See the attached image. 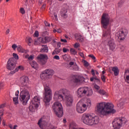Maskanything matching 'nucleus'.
Here are the masks:
<instances>
[{"instance_id": "obj_1", "label": "nucleus", "mask_w": 129, "mask_h": 129, "mask_svg": "<svg viewBox=\"0 0 129 129\" xmlns=\"http://www.w3.org/2000/svg\"><path fill=\"white\" fill-rule=\"evenodd\" d=\"M53 99L55 101H64L67 106L70 107L73 103V96L70 94V91L67 89H60L56 91L53 95Z\"/></svg>"}, {"instance_id": "obj_2", "label": "nucleus", "mask_w": 129, "mask_h": 129, "mask_svg": "<svg viewBox=\"0 0 129 129\" xmlns=\"http://www.w3.org/2000/svg\"><path fill=\"white\" fill-rule=\"evenodd\" d=\"M21 86L20 87V96L19 99L23 105H26L30 99V92H29V78L24 76L21 79Z\"/></svg>"}, {"instance_id": "obj_3", "label": "nucleus", "mask_w": 129, "mask_h": 129, "mask_svg": "<svg viewBox=\"0 0 129 129\" xmlns=\"http://www.w3.org/2000/svg\"><path fill=\"white\" fill-rule=\"evenodd\" d=\"M96 110L102 114L103 115H106L108 113H114L115 110L113 109V104L110 103L101 102L97 104Z\"/></svg>"}, {"instance_id": "obj_4", "label": "nucleus", "mask_w": 129, "mask_h": 129, "mask_svg": "<svg viewBox=\"0 0 129 129\" xmlns=\"http://www.w3.org/2000/svg\"><path fill=\"white\" fill-rule=\"evenodd\" d=\"M82 120L85 124L92 125L93 124H97L99 121V118L97 116H92L90 114H84L82 116Z\"/></svg>"}, {"instance_id": "obj_5", "label": "nucleus", "mask_w": 129, "mask_h": 129, "mask_svg": "<svg viewBox=\"0 0 129 129\" xmlns=\"http://www.w3.org/2000/svg\"><path fill=\"white\" fill-rule=\"evenodd\" d=\"M91 106V100L90 99H87L84 103V100H81L76 105V110L79 113H83L86 111L87 107Z\"/></svg>"}, {"instance_id": "obj_6", "label": "nucleus", "mask_w": 129, "mask_h": 129, "mask_svg": "<svg viewBox=\"0 0 129 129\" xmlns=\"http://www.w3.org/2000/svg\"><path fill=\"white\" fill-rule=\"evenodd\" d=\"M44 97L43 99V101L45 103V105L46 106H48L49 104H50V101L52 99L53 97V95H52V90L50 89V87H49L48 84H46L44 85Z\"/></svg>"}, {"instance_id": "obj_7", "label": "nucleus", "mask_w": 129, "mask_h": 129, "mask_svg": "<svg viewBox=\"0 0 129 129\" xmlns=\"http://www.w3.org/2000/svg\"><path fill=\"white\" fill-rule=\"evenodd\" d=\"M103 38H105L109 40L108 42V46L109 47L111 51H113L115 49V43H114V41L113 39H111V36L110 35V29H108L107 30L103 32Z\"/></svg>"}, {"instance_id": "obj_8", "label": "nucleus", "mask_w": 129, "mask_h": 129, "mask_svg": "<svg viewBox=\"0 0 129 129\" xmlns=\"http://www.w3.org/2000/svg\"><path fill=\"white\" fill-rule=\"evenodd\" d=\"M93 94V91L91 89L88 88L87 87H83L79 88L77 91V95L78 97H82L85 96L87 94V96H91Z\"/></svg>"}, {"instance_id": "obj_9", "label": "nucleus", "mask_w": 129, "mask_h": 129, "mask_svg": "<svg viewBox=\"0 0 129 129\" xmlns=\"http://www.w3.org/2000/svg\"><path fill=\"white\" fill-rule=\"evenodd\" d=\"M52 109L58 117L63 116V107L62 104L59 102H55L52 105Z\"/></svg>"}, {"instance_id": "obj_10", "label": "nucleus", "mask_w": 129, "mask_h": 129, "mask_svg": "<svg viewBox=\"0 0 129 129\" xmlns=\"http://www.w3.org/2000/svg\"><path fill=\"white\" fill-rule=\"evenodd\" d=\"M39 104L40 97L36 96L33 98V100L30 102V104L29 106L30 111L34 112L36 108H38L39 107Z\"/></svg>"}, {"instance_id": "obj_11", "label": "nucleus", "mask_w": 129, "mask_h": 129, "mask_svg": "<svg viewBox=\"0 0 129 129\" xmlns=\"http://www.w3.org/2000/svg\"><path fill=\"white\" fill-rule=\"evenodd\" d=\"M54 75V71L51 69H46L40 74V78L42 80H49Z\"/></svg>"}, {"instance_id": "obj_12", "label": "nucleus", "mask_w": 129, "mask_h": 129, "mask_svg": "<svg viewBox=\"0 0 129 129\" xmlns=\"http://www.w3.org/2000/svg\"><path fill=\"white\" fill-rule=\"evenodd\" d=\"M109 15L107 13H103L101 19V24L102 28H104L105 30L108 28L109 25Z\"/></svg>"}, {"instance_id": "obj_13", "label": "nucleus", "mask_w": 129, "mask_h": 129, "mask_svg": "<svg viewBox=\"0 0 129 129\" xmlns=\"http://www.w3.org/2000/svg\"><path fill=\"white\" fill-rule=\"evenodd\" d=\"M123 123H125L124 118H115L112 121L113 127L115 129H119Z\"/></svg>"}, {"instance_id": "obj_14", "label": "nucleus", "mask_w": 129, "mask_h": 129, "mask_svg": "<svg viewBox=\"0 0 129 129\" xmlns=\"http://www.w3.org/2000/svg\"><path fill=\"white\" fill-rule=\"evenodd\" d=\"M127 35V30L120 29L115 34V38L118 41H123Z\"/></svg>"}, {"instance_id": "obj_15", "label": "nucleus", "mask_w": 129, "mask_h": 129, "mask_svg": "<svg viewBox=\"0 0 129 129\" xmlns=\"http://www.w3.org/2000/svg\"><path fill=\"white\" fill-rule=\"evenodd\" d=\"M37 124L39 125V127L41 129H55L56 127L55 126L50 125L49 127L44 128L45 126H48L47 125V122H46V119H45V117H41L38 121Z\"/></svg>"}, {"instance_id": "obj_16", "label": "nucleus", "mask_w": 129, "mask_h": 129, "mask_svg": "<svg viewBox=\"0 0 129 129\" xmlns=\"http://www.w3.org/2000/svg\"><path fill=\"white\" fill-rule=\"evenodd\" d=\"M16 64L17 60L14 57L10 58L7 62V68L8 70H14L16 68Z\"/></svg>"}, {"instance_id": "obj_17", "label": "nucleus", "mask_w": 129, "mask_h": 129, "mask_svg": "<svg viewBox=\"0 0 129 129\" xmlns=\"http://www.w3.org/2000/svg\"><path fill=\"white\" fill-rule=\"evenodd\" d=\"M67 68L70 69V70H74V71H79V67L77 65V63L73 61L69 62Z\"/></svg>"}, {"instance_id": "obj_18", "label": "nucleus", "mask_w": 129, "mask_h": 129, "mask_svg": "<svg viewBox=\"0 0 129 129\" xmlns=\"http://www.w3.org/2000/svg\"><path fill=\"white\" fill-rule=\"evenodd\" d=\"M85 80V79L82 76H79L78 78L75 76H73V81L76 84H80Z\"/></svg>"}, {"instance_id": "obj_19", "label": "nucleus", "mask_w": 129, "mask_h": 129, "mask_svg": "<svg viewBox=\"0 0 129 129\" xmlns=\"http://www.w3.org/2000/svg\"><path fill=\"white\" fill-rule=\"evenodd\" d=\"M37 58L41 64L42 65H45V64H46V60H47L48 56L47 55L40 54L37 56Z\"/></svg>"}, {"instance_id": "obj_20", "label": "nucleus", "mask_w": 129, "mask_h": 129, "mask_svg": "<svg viewBox=\"0 0 129 129\" xmlns=\"http://www.w3.org/2000/svg\"><path fill=\"white\" fill-rule=\"evenodd\" d=\"M51 37L46 36L44 38L45 41H44V39H43V38L42 37L39 39L38 41H40V42H41V43H45V42H50L51 41Z\"/></svg>"}, {"instance_id": "obj_21", "label": "nucleus", "mask_w": 129, "mask_h": 129, "mask_svg": "<svg viewBox=\"0 0 129 129\" xmlns=\"http://www.w3.org/2000/svg\"><path fill=\"white\" fill-rule=\"evenodd\" d=\"M75 37L76 39L79 42H83V41H84L83 37H82V35L79 34H76L75 35Z\"/></svg>"}, {"instance_id": "obj_22", "label": "nucleus", "mask_w": 129, "mask_h": 129, "mask_svg": "<svg viewBox=\"0 0 129 129\" xmlns=\"http://www.w3.org/2000/svg\"><path fill=\"white\" fill-rule=\"evenodd\" d=\"M70 129H84L83 128L77 127L76 123L73 122L70 124Z\"/></svg>"}, {"instance_id": "obj_23", "label": "nucleus", "mask_w": 129, "mask_h": 129, "mask_svg": "<svg viewBox=\"0 0 129 129\" xmlns=\"http://www.w3.org/2000/svg\"><path fill=\"white\" fill-rule=\"evenodd\" d=\"M112 71L114 72V74L115 76H117L119 73V70H118V68L117 67H114L112 68Z\"/></svg>"}, {"instance_id": "obj_24", "label": "nucleus", "mask_w": 129, "mask_h": 129, "mask_svg": "<svg viewBox=\"0 0 129 129\" xmlns=\"http://www.w3.org/2000/svg\"><path fill=\"white\" fill-rule=\"evenodd\" d=\"M17 51L20 53H27V51L25 50L21 45L17 46Z\"/></svg>"}, {"instance_id": "obj_25", "label": "nucleus", "mask_w": 129, "mask_h": 129, "mask_svg": "<svg viewBox=\"0 0 129 129\" xmlns=\"http://www.w3.org/2000/svg\"><path fill=\"white\" fill-rule=\"evenodd\" d=\"M42 53H47L48 51V46L47 45H42V48L40 50Z\"/></svg>"}, {"instance_id": "obj_26", "label": "nucleus", "mask_w": 129, "mask_h": 129, "mask_svg": "<svg viewBox=\"0 0 129 129\" xmlns=\"http://www.w3.org/2000/svg\"><path fill=\"white\" fill-rule=\"evenodd\" d=\"M90 81H94V82H96L97 83H100V80L96 76L91 78Z\"/></svg>"}, {"instance_id": "obj_27", "label": "nucleus", "mask_w": 129, "mask_h": 129, "mask_svg": "<svg viewBox=\"0 0 129 129\" xmlns=\"http://www.w3.org/2000/svg\"><path fill=\"white\" fill-rule=\"evenodd\" d=\"M31 66L32 67V68H34V69H38V68L39 67V65L35 61H33L31 63Z\"/></svg>"}, {"instance_id": "obj_28", "label": "nucleus", "mask_w": 129, "mask_h": 129, "mask_svg": "<svg viewBox=\"0 0 129 129\" xmlns=\"http://www.w3.org/2000/svg\"><path fill=\"white\" fill-rule=\"evenodd\" d=\"M19 69L20 70H24V67L22 66H19L18 68H16L13 72H12L11 73L13 74V73H16V72H18L19 71Z\"/></svg>"}, {"instance_id": "obj_29", "label": "nucleus", "mask_w": 129, "mask_h": 129, "mask_svg": "<svg viewBox=\"0 0 129 129\" xmlns=\"http://www.w3.org/2000/svg\"><path fill=\"white\" fill-rule=\"evenodd\" d=\"M62 50V49H59V48H55L54 49V50L53 51V52H52V55H58V54L59 53H60L61 52V51Z\"/></svg>"}, {"instance_id": "obj_30", "label": "nucleus", "mask_w": 129, "mask_h": 129, "mask_svg": "<svg viewBox=\"0 0 129 129\" xmlns=\"http://www.w3.org/2000/svg\"><path fill=\"white\" fill-rule=\"evenodd\" d=\"M97 92L101 95H106V92H105V91L102 89H100L99 91H97Z\"/></svg>"}, {"instance_id": "obj_31", "label": "nucleus", "mask_w": 129, "mask_h": 129, "mask_svg": "<svg viewBox=\"0 0 129 129\" xmlns=\"http://www.w3.org/2000/svg\"><path fill=\"white\" fill-rule=\"evenodd\" d=\"M25 58H26L27 59H28V60H30V61L32 60H34V55H29V54H27L26 55H25Z\"/></svg>"}, {"instance_id": "obj_32", "label": "nucleus", "mask_w": 129, "mask_h": 129, "mask_svg": "<svg viewBox=\"0 0 129 129\" xmlns=\"http://www.w3.org/2000/svg\"><path fill=\"white\" fill-rule=\"evenodd\" d=\"M5 107V104H2L0 105V113H4V108Z\"/></svg>"}, {"instance_id": "obj_33", "label": "nucleus", "mask_w": 129, "mask_h": 129, "mask_svg": "<svg viewBox=\"0 0 129 129\" xmlns=\"http://www.w3.org/2000/svg\"><path fill=\"white\" fill-rule=\"evenodd\" d=\"M123 4H124V0H120L118 3V6L120 7L123 5Z\"/></svg>"}, {"instance_id": "obj_34", "label": "nucleus", "mask_w": 129, "mask_h": 129, "mask_svg": "<svg viewBox=\"0 0 129 129\" xmlns=\"http://www.w3.org/2000/svg\"><path fill=\"white\" fill-rule=\"evenodd\" d=\"M66 13H67V11L64 10V12L61 13V17L63 18H67V14H66Z\"/></svg>"}, {"instance_id": "obj_35", "label": "nucleus", "mask_w": 129, "mask_h": 129, "mask_svg": "<svg viewBox=\"0 0 129 129\" xmlns=\"http://www.w3.org/2000/svg\"><path fill=\"white\" fill-rule=\"evenodd\" d=\"M70 51L71 54H72L73 55H76V54H77V51H76L74 48H71Z\"/></svg>"}, {"instance_id": "obj_36", "label": "nucleus", "mask_w": 129, "mask_h": 129, "mask_svg": "<svg viewBox=\"0 0 129 129\" xmlns=\"http://www.w3.org/2000/svg\"><path fill=\"white\" fill-rule=\"evenodd\" d=\"M13 55L14 57V59H15V60H19V55H18V54H17V53H14L13 54Z\"/></svg>"}, {"instance_id": "obj_37", "label": "nucleus", "mask_w": 129, "mask_h": 129, "mask_svg": "<svg viewBox=\"0 0 129 129\" xmlns=\"http://www.w3.org/2000/svg\"><path fill=\"white\" fill-rule=\"evenodd\" d=\"M101 79L102 80L103 82H105V80H106V78L104 75H101Z\"/></svg>"}, {"instance_id": "obj_38", "label": "nucleus", "mask_w": 129, "mask_h": 129, "mask_svg": "<svg viewBox=\"0 0 129 129\" xmlns=\"http://www.w3.org/2000/svg\"><path fill=\"white\" fill-rule=\"evenodd\" d=\"M84 65L85 66V67H88V66H89V63H88V62L86 60H84Z\"/></svg>"}, {"instance_id": "obj_39", "label": "nucleus", "mask_w": 129, "mask_h": 129, "mask_svg": "<svg viewBox=\"0 0 129 129\" xmlns=\"http://www.w3.org/2000/svg\"><path fill=\"white\" fill-rule=\"evenodd\" d=\"M94 88H95V89H96L97 92L99 91V89L100 88V87H99V86H98L96 84H95L94 85Z\"/></svg>"}, {"instance_id": "obj_40", "label": "nucleus", "mask_w": 129, "mask_h": 129, "mask_svg": "<svg viewBox=\"0 0 129 129\" xmlns=\"http://www.w3.org/2000/svg\"><path fill=\"white\" fill-rule=\"evenodd\" d=\"M13 101L15 104H18V97L13 98Z\"/></svg>"}, {"instance_id": "obj_41", "label": "nucleus", "mask_w": 129, "mask_h": 129, "mask_svg": "<svg viewBox=\"0 0 129 129\" xmlns=\"http://www.w3.org/2000/svg\"><path fill=\"white\" fill-rule=\"evenodd\" d=\"M62 52H63V53H67V52H69V49L63 47L62 49Z\"/></svg>"}, {"instance_id": "obj_42", "label": "nucleus", "mask_w": 129, "mask_h": 129, "mask_svg": "<svg viewBox=\"0 0 129 129\" xmlns=\"http://www.w3.org/2000/svg\"><path fill=\"white\" fill-rule=\"evenodd\" d=\"M79 47H80V44L79 43L76 42L75 44H74V47L75 48H79Z\"/></svg>"}, {"instance_id": "obj_43", "label": "nucleus", "mask_w": 129, "mask_h": 129, "mask_svg": "<svg viewBox=\"0 0 129 129\" xmlns=\"http://www.w3.org/2000/svg\"><path fill=\"white\" fill-rule=\"evenodd\" d=\"M125 81L127 83H129V75H126V78L125 79Z\"/></svg>"}, {"instance_id": "obj_44", "label": "nucleus", "mask_w": 129, "mask_h": 129, "mask_svg": "<svg viewBox=\"0 0 129 129\" xmlns=\"http://www.w3.org/2000/svg\"><path fill=\"white\" fill-rule=\"evenodd\" d=\"M28 45L29 46H31V43H32V38H28Z\"/></svg>"}, {"instance_id": "obj_45", "label": "nucleus", "mask_w": 129, "mask_h": 129, "mask_svg": "<svg viewBox=\"0 0 129 129\" xmlns=\"http://www.w3.org/2000/svg\"><path fill=\"white\" fill-rule=\"evenodd\" d=\"M53 59H55V60H60V57H59V55H55L53 57Z\"/></svg>"}, {"instance_id": "obj_46", "label": "nucleus", "mask_w": 129, "mask_h": 129, "mask_svg": "<svg viewBox=\"0 0 129 129\" xmlns=\"http://www.w3.org/2000/svg\"><path fill=\"white\" fill-rule=\"evenodd\" d=\"M20 13H21L22 15H24V14H25V9H24V8H20Z\"/></svg>"}, {"instance_id": "obj_47", "label": "nucleus", "mask_w": 129, "mask_h": 129, "mask_svg": "<svg viewBox=\"0 0 129 129\" xmlns=\"http://www.w3.org/2000/svg\"><path fill=\"white\" fill-rule=\"evenodd\" d=\"M34 37H39V32L36 31L34 35Z\"/></svg>"}, {"instance_id": "obj_48", "label": "nucleus", "mask_w": 129, "mask_h": 129, "mask_svg": "<svg viewBox=\"0 0 129 129\" xmlns=\"http://www.w3.org/2000/svg\"><path fill=\"white\" fill-rule=\"evenodd\" d=\"M3 115H4V113H2L0 115V125L2 124V120H3Z\"/></svg>"}, {"instance_id": "obj_49", "label": "nucleus", "mask_w": 129, "mask_h": 129, "mask_svg": "<svg viewBox=\"0 0 129 129\" xmlns=\"http://www.w3.org/2000/svg\"><path fill=\"white\" fill-rule=\"evenodd\" d=\"M89 57H90L91 58H92L93 60H95V56H94V55H93V54L89 55Z\"/></svg>"}, {"instance_id": "obj_50", "label": "nucleus", "mask_w": 129, "mask_h": 129, "mask_svg": "<svg viewBox=\"0 0 129 129\" xmlns=\"http://www.w3.org/2000/svg\"><path fill=\"white\" fill-rule=\"evenodd\" d=\"M4 83L0 82V90L4 86Z\"/></svg>"}, {"instance_id": "obj_51", "label": "nucleus", "mask_w": 129, "mask_h": 129, "mask_svg": "<svg viewBox=\"0 0 129 129\" xmlns=\"http://www.w3.org/2000/svg\"><path fill=\"white\" fill-rule=\"evenodd\" d=\"M12 48H13L14 49V50H16V49H17V48H18V46H17V45H16V44H13L12 46Z\"/></svg>"}, {"instance_id": "obj_52", "label": "nucleus", "mask_w": 129, "mask_h": 129, "mask_svg": "<svg viewBox=\"0 0 129 129\" xmlns=\"http://www.w3.org/2000/svg\"><path fill=\"white\" fill-rule=\"evenodd\" d=\"M118 105V107H119L120 108H122L123 103H120Z\"/></svg>"}, {"instance_id": "obj_53", "label": "nucleus", "mask_w": 129, "mask_h": 129, "mask_svg": "<svg viewBox=\"0 0 129 129\" xmlns=\"http://www.w3.org/2000/svg\"><path fill=\"white\" fill-rule=\"evenodd\" d=\"M44 24L46 27H50V23H48L47 21H44Z\"/></svg>"}, {"instance_id": "obj_54", "label": "nucleus", "mask_w": 129, "mask_h": 129, "mask_svg": "<svg viewBox=\"0 0 129 129\" xmlns=\"http://www.w3.org/2000/svg\"><path fill=\"white\" fill-rule=\"evenodd\" d=\"M91 73H92V75H93V76H95V72L94 71V70L93 69H92L91 70Z\"/></svg>"}, {"instance_id": "obj_55", "label": "nucleus", "mask_w": 129, "mask_h": 129, "mask_svg": "<svg viewBox=\"0 0 129 129\" xmlns=\"http://www.w3.org/2000/svg\"><path fill=\"white\" fill-rule=\"evenodd\" d=\"M79 55L82 57V58H84V54L83 53V52H79Z\"/></svg>"}, {"instance_id": "obj_56", "label": "nucleus", "mask_w": 129, "mask_h": 129, "mask_svg": "<svg viewBox=\"0 0 129 129\" xmlns=\"http://www.w3.org/2000/svg\"><path fill=\"white\" fill-rule=\"evenodd\" d=\"M127 73H129V70L127 69L125 70V72H124V74L125 75H127L126 74H127Z\"/></svg>"}, {"instance_id": "obj_57", "label": "nucleus", "mask_w": 129, "mask_h": 129, "mask_svg": "<svg viewBox=\"0 0 129 129\" xmlns=\"http://www.w3.org/2000/svg\"><path fill=\"white\" fill-rule=\"evenodd\" d=\"M60 41L61 42H63V43H67V40L66 39H61Z\"/></svg>"}, {"instance_id": "obj_58", "label": "nucleus", "mask_w": 129, "mask_h": 129, "mask_svg": "<svg viewBox=\"0 0 129 129\" xmlns=\"http://www.w3.org/2000/svg\"><path fill=\"white\" fill-rule=\"evenodd\" d=\"M56 32L57 33H61L62 32V30H61V29H57Z\"/></svg>"}, {"instance_id": "obj_59", "label": "nucleus", "mask_w": 129, "mask_h": 129, "mask_svg": "<svg viewBox=\"0 0 129 129\" xmlns=\"http://www.w3.org/2000/svg\"><path fill=\"white\" fill-rule=\"evenodd\" d=\"M54 17L55 18V21H57V20H58V18H57V15L54 14Z\"/></svg>"}, {"instance_id": "obj_60", "label": "nucleus", "mask_w": 129, "mask_h": 129, "mask_svg": "<svg viewBox=\"0 0 129 129\" xmlns=\"http://www.w3.org/2000/svg\"><path fill=\"white\" fill-rule=\"evenodd\" d=\"M15 95L16 96H19V91H17L15 93Z\"/></svg>"}, {"instance_id": "obj_61", "label": "nucleus", "mask_w": 129, "mask_h": 129, "mask_svg": "<svg viewBox=\"0 0 129 129\" xmlns=\"http://www.w3.org/2000/svg\"><path fill=\"white\" fill-rule=\"evenodd\" d=\"M9 33H10V29H8L6 31V34L7 35H8V34H9Z\"/></svg>"}, {"instance_id": "obj_62", "label": "nucleus", "mask_w": 129, "mask_h": 129, "mask_svg": "<svg viewBox=\"0 0 129 129\" xmlns=\"http://www.w3.org/2000/svg\"><path fill=\"white\" fill-rule=\"evenodd\" d=\"M63 123H66V122H67L66 119L64 118L63 119Z\"/></svg>"}, {"instance_id": "obj_63", "label": "nucleus", "mask_w": 129, "mask_h": 129, "mask_svg": "<svg viewBox=\"0 0 129 129\" xmlns=\"http://www.w3.org/2000/svg\"><path fill=\"white\" fill-rule=\"evenodd\" d=\"M9 127H10L11 129H13V125H12V124H9Z\"/></svg>"}, {"instance_id": "obj_64", "label": "nucleus", "mask_w": 129, "mask_h": 129, "mask_svg": "<svg viewBox=\"0 0 129 129\" xmlns=\"http://www.w3.org/2000/svg\"><path fill=\"white\" fill-rule=\"evenodd\" d=\"M57 47H59V48H60V47H61V44L60 43H57Z\"/></svg>"}]
</instances>
